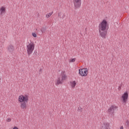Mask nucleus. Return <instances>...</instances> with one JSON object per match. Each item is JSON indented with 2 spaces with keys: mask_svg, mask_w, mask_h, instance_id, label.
Masks as SVG:
<instances>
[{
  "mask_svg": "<svg viewBox=\"0 0 129 129\" xmlns=\"http://www.w3.org/2000/svg\"><path fill=\"white\" fill-rule=\"evenodd\" d=\"M107 30H108L107 22L106 20H103L99 25V35L103 39H106Z\"/></svg>",
  "mask_w": 129,
  "mask_h": 129,
  "instance_id": "nucleus-1",
  "label": "nucleus"
},
{
  "mask_svg": "<svg viewBox=\"0 0 129 129\" xmlns=\"http://www.w3.org/2000/svg\"><path fill=\"white\" fill-rule=\"evenodd\" d=\"M35 49V44L34 42L30 40V42L27 43V52L28 56H31V54L33 53L34 49Z\"/></svg>",
  "mask_w": 129,
  "mask_h": 129,
  "instance_id": "nucleus-2",
  "label": "nucleus"
},
{
  "mask_svg": "<svg viewBox=\"0 0 129 129\" xmlns=\"http://www.w3.org/2000/svg\"><path fill=\"white\" fill-rule=\"evenodd\" d=\"M67 77V76L64 73H61L57 79L56 85L58 86L59 84H62L63 82L66 80Z\"/></svg>",
  "mask_w": 129,
  "mask_h": 129,
  "instance_id": "nucleus-3",
  "label": "nucleus"
},
{
  "mask_svg": "<svg viewBox=\"0 0 129 129\" xmlns=\"http://www.w3.org/2000/svg\"><path fill=\"white\" fill-rule=\"evenodd\" d=\"M118 107L115 105H112L108 109V113L112 115L115 111H117Z\"/></svg>",
  "mask_w": 129,
  "mask_h": 129,
  "instance_id": "nucleus-4",
  "label": "nucleus"
},
{
  "mask_svg": "<svg viewBox=\"0 0 129 129\" xmlns=\"http://www.w3.org/2000/svg\"><path fill=\"white\" fill-rule=\"evenodd\" d=\"M18 99L20 102H28L29 101V96L27 95H21L19 96Z\"/></svg>",
  "mask_w": 129,
  "mask_h": 129,
  "instance_id": "nucleus-5",
  "label": "nucleus"
},
{
  "mask_svg": "<svg viewBox=\"0 0 129 129\" xmlns=\"http://www.w3.org/2000/svg\"><path fill=\"white\" fill-rule=\"evenodd\" d=\"M75 10L80 9L81 7V0H73Z\"/></svg>",
  "mask_w": 129,
  "mask_h": 129,
  "instance_id": "nucleus-6",
  "label": "nucleus"
},
{
  "mask_svg": "<svg viewBox=\"0 0 129 129\" xmlns=\"http://www.w3.org/2000/svg\"><path fill=\"white\" fill-rule=\"evenodd\" d=\"M128 98V93L127 92L124 93L121 97V99L122 100V102L123 103H126V101H127V99Z\"/></svg>",
  "mask_w": 129,
  "mask_h": 129,
  "instance_id": "nucleus-7",
  "label": "nucleus"
},
{
  "mask_svg": "<svg viewBox=\"0 0 129 129\" xmlns=\"http://www.w3.org/2000/svg\"><path fill=\"white\" fill-rule=\"evenodd\" d=\"M79 73L81 76H87V68L79 69Z\"/></svg>",
  "mask_w": 129,
  "mask_h": 129,
  "instance_id": "nucleus-8",
  "label": "nucleus"
},
{
  "mask_svg": "<svg viewBox=\"0 0 129 129\" xmlns=\"http://www.w3.org/2000/svg\"><path fill=\"white\" fill-rule=\"evenodd\" d=\"M7 50L10 53H13V52H14V51L15 50V47H14V46L10 45L8 46Z\"/></svg>",
  "mask_w": 129,
  "mask_h": 129,
  "instance_id": "nucleus-9",
  "label": "nucleus"
},
{
  "mask_svg": "<svg viewBox=\"0 0 129 129\" xmlns=\"http://www.w3.org/2000/svg\"><path fill=\"white\" fill-rule=\"evenodd\" d=\"M27 104L28 102H21L20 107L22 109H26L27 108Z\"/></svg>",
  "mask_w": 129,
  "mask_h": 129,
  "instance_id": "nucleus-10",
  "label": "nucleus"
},
{
  "mask_svg": "<svg viewBox=\"0 0 129 129\" xmlns=\"http://www.w3.org/2000/svg\"><path fill=\"white\" fill-rule=\"evenodd\" d=\"M101 129H109V123H104Z\"/></svg>",
  "mask_w": 129,
  "mask_h": 129,
  "instance_id": "nucleus-11",
  "label": "nucleus"
},
{
  "mask_svg": "<svg viewBox=\"0 0 129 129\" xmlns=\"http://www.w3.org/2000/svg\"><path fill=\"white\" fill-rule=\"evenodd\" d=\"M1 15H3V14H5L6 13V8L5 7H2L0 9Z\"/></svg>",
  "mask_w": 129,
  "mask_h": 129,
  "instance_id": "nucleus-12",
  "label": "nucleus"
},
{
  "mask_svg": "<svg viewBox=\"0 0 129 129\" xmlns=\"http://www.w3.org/2000/svg\"><path fill=\"white\" fill-rule=\"evenodd\" d=\"M77 83L75 82V81H74L71 83V87L72 88H75V86H76Z\"/></svg>",
  "mask_w": 129,
  "mask_h": 129,
  "instance_id": "nucleus-13",
  "label": "nucleus"
},
{
  "mask_svg": "<svg viewBox=\"0 0 129 129\" xmlns=\"http://www.w3.org/2000/svg\"><path fill=\"white\" fill-rule=\"evenodd\" d=\"M52 15H53V12H50L47 14L46 15V18H47V19H48V18H50V16H52Z\"/></svg>",
  "mask_w": 129,
  "mask_h": 129,
  "instance_id": "nucleus-14",
  "label": "nucleus"
},
{
  "mask_svg": "<svg viewBox=\"0 0 129 129\" xmlns=\"http://www.w3.org/2000/svg\"><path fill=\"white\" fill-rule=\"evenodd\" d=\"M45 31H46V29L44 27H42L41 29V31L42 33H45Z\"/></svg>",
  "mask_w": 129,
  "mask_h": 129,
  "instance_id": "nucleus-15",
  "label": "nucleus"
},
{
  "mask_svg": "<svg viewBox=\"0 0 129 129\" xmlns=\"http://www.w3.org/2000/svg\"><path fill=\"white\" fill-rule=\"evenodd\" d=\"M76 61V58H73L70 60V62H75Z\"/></svg>",
  "mask_w": 129,
  "mask_h": 129,
  "instance_id": "nucleus-16",
  "label": "nucleus"
},
{
  "mask_svg": "<svg viewBox=\"0 0 129 129\" xmlns=\"http://www.w3.org/2000/svg\"><path fill=\"white\" fill-rule=\"evenodd\" d=\"M62 13L61 12H59L58 13V16L61 19V17H62Z\"/></svg>",
  "mask_w": 129,
  "mask_h": 129,
  "instance_id": "nucleus-17",
  "label": "nucleus"
},
{
  "mask_svg": "<svg viewBox=\"0 0 129 129\" xmlns=\"http://www.w3.org/2000/svg\"><path fill=\"white\" fill-rule=\"evenodd\" d=\"M65 17H66V14L65 13H63L62 14V16H61V19H62V20H63V19H64V18H65Z\"/></svg>",
  "mask_w": 129,
  "mask_h": 129,
  "instance_id": "nucleus-18",
  "label": "nucleus"
},
{
  "mask_svg": "<svg viewBox=\"0 0 129 129\" xmlns=\"http://www.w3.org/2000/svg\"><path fill=\"white\" fill-rule=\"evenodd\" d=\"M11 120H12V119L11 118H8L7 119V121H8V122H10V121H11Z\"/></svg>",
  "mask_w": 129,
  "mask_h": 129,
  "instance_id": "nucleus-19",
  "label": "nucleus"
},
{
  "mask_svg": "<svg viewBox=\"0 0 129 129\" xmlns=\"http://www.w3.org/2000/svg\"><path fill=\"white\" fill-rule=\"evenodd\" d=\"M32 36L34 37V38H36L37 37V34H36V33H32Z\"/></svg>",
  "mask_w": 129,
  "mask_h": 129,
  "instance_id": "nucleus-20",
  "label": "nucleus"
},
{
  "mask_svg": "<svg viewBox=\"0 0 129 129\" xmlns=\"http://www.w3.org/2000/svg\"><path fill=\"white\" fill-rule=\"evenodd\" d=\"M78 109V110H80V111H82V108L81 107H79Z\"/></svg>",
  "mask_w": 129,
  "mask_h": 129,
  "instance_id": "nucleus-21",
  "label": "nucleus"
},
{
  "mask_svg": "<svg viewBox=\"0 0 129 129\" xmlns=\"http://www.w3.org/2000/svg\"><path fill=\"white\" fill-rule=\"evenodd\" d=\"M125 124L126 125H129L128 120L126 121Z\"/></svg>",
  "mask_w": 129,
  "mask_h": 129,
  "instance_id": "nucleus-22",
  "label": "nucleus"
},
{
  "mask_svg": "<svg viewBox=\"0 0 129 129\" xmlns=\"http://www.w3.org/2000/svg\"><path fill=\"white\" fill-rule=\"evenodd\" d=\"M13 129H19V128H18L17 127V126H15V127L13 128Z\"/></svg>",
  "mask_w": 129,
  "mask_h": 129,
  "instance_id": "nucleus-23",
  "label": "nucleus"
},
{
  "mask_svg": "<svg viewBox=\"0 0 129 129\" xmlns=\"http://www.w3.org/2000/svg\"><path fill=\"white\" fill-rule=\"evenodd\" d=\"M120 129H123V126H121L120 128Z\"/></svg>",
  "mask_w": 129,
  "mask_h": 129,
  "instance_id": "nucleus-24",
  "label": "nucleus"
},
{
  "mask_svg": "<svg viewBox=\"0 0 129 129\" xmlns=\"http://www.w3.org/2000/svg\"><path fill=\"white\" fill-rule=\"evenodd\" d=\"M0 81H1V78H0Z\"/></svg>",
  "mask_w": 129,
  "mask_h": 129,
  "instance_id": "nucleus-25",
  "label": "nucleus"
}]
</instances>
